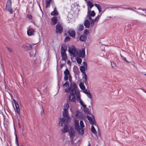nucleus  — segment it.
I'll use <instances>...</instances> for the list:
<instances>
[{"instance_id":"nucleus-1","label":"nucleus","mask_w":146,"mask_h":146,"mask_svg":"<svg viewBox=\"0 0 146 146\" xmlns=\"http://www.w3.org/2000/svg\"><path fill=\"white\" fill-rule=\"evenodd\" d=\"M68 110L66 109H64L63 111V117L60 118L59 119V125L61 126H63V127L61 129L63 133H66L68 131V127L65 124L69 120V118L68 116Z\"/></svg>"},{"instance_id":"nucleus-2","label":"nucleus","mask_w":146,"mask_h":146,"mask_svg":"<svg viewBox=\"0 0 146 146\" xmlns=\"http://www.w3.org/2000/svg\"><path fill=\"white\" fill-rule=\"evenodd\" d=\"M68 52L71 57V59L76 58L78 55L83 58L85 56L84 48L82 49L78 52L74 46H72L69 49Z\"/></svg>"},{"instance_id":"nucleus-3","label":"nucleus","mask_w":146,"mask_h":146,"mask_svg":"<svg viewBox=\"0 0 146 146\" xmlns=\"http://www.w3.org/2000/svg\"><path fill=\"white\" fill-rule=\"evenodd\" d=\"M87 5L88 7V10L87 17H88V19H91L92 17H94L95 15V13L94 11H91L90 9L93 7L94 5L90 1H87Z\"/></svg>"},{"instance_id":"nucleus-4","label":"nucleus","mask_w":146,"mask_h":146,"mask_svg":"<svg viewBox=\"0 0 146 146\" xmlns=\"http://www.w3.org/2000/svg\"><path fill=\"white\" fill-rule=\"evenodd\" d=\"M70 94L69 95L68 98L69 101L70 102H74L76 103V98L75 95L76 94V90L73 89L71 91H70Z\"/></svg>"},{"instance_id":"nucleus-5","label":"nucleus","mask_w":146,"mask_h":146,"mask_svg":"<svg viewBox=\"0 0 146 146\" xmlns=\"http://www.w3.org/2000/svg\"><path fill=\"white\" fill-rule=\"evenodd\" d=\"M12 3L11 0H7L5 9L6 11L8 12L11 14L13 13V9L11 7Z\"/></svg>"},{"instance_id":"nucleus-6","label":"nucleus","mask_w":146,"mask_h":146,"mask_svg":"<svg viewBox=\"0 0 146 146\" xmlns=\"http://www.w3.org/2000/svg\"><path fill=\"white\" fill-rule=\"evenodd\" d=\"M87 69V67L86 68V67L83 66H81L80 68V70L82 73V78L85 83L86 82L87 80V76L85 72V70Z\"/></svg>"},{"instance_id":"nucleus-7","label":"nucleus","mask_w":146,"mask_h":146,"mask_svg":"<svg viewBox=\"0 0 146 146\" xmlns=\"http://www.w3.org/2000/svg\"><path fill=\"white\" fill-rule=\"evenodd\" d=\"M63 30V27L59 23H57L56 26V32L58 34L61 33Z\"/></svg>"},{"instance_id":"nucleus-8","label":"nucleus","mask_w":146,"mask_h":146,"mask_svg":"<svg viewBox=\"0 0 146 146\" xmlns=\"http://www.w3.org/2000/svg\"><path fill=\"white\" fill-rule=\"evenodd\" d=\"M71 87H69L68 88H66L65 89V91L66 92H69L70 91H71L72 89H74L76 90L77 88V86L75 83H74L73 84L71 83L70 84Z\"/></svg>"},{"instance_id":"nucleus-9","label":"nucleus","mask_w":146,"mask_h":146,"mask_svg":"<svg viewBox=\"0 0 146 146\" xmlns=\"http://www.w3.org/2000/svg\"><path fill=\"white\" fill-rule=\"evenodd\" d=\"M87 118L92 125H96L95 118L92 115V117L88 115L87 116Z\"/></svg>"},{"instance_id":"nucleus-10","label":"nucleus","mask_w":146,"mask_h":146,"mask_svg":"<svg viewBox=\"0 0 146 146\" xmlns=\"http://www.w3.org/2000/svg\"><path fill=\"white\" fill-rule=\"evenodd\" d=\"M64 80L65 81H66L68 79V77L70 75H71L70 72L67 68H66L65 70L64 71Z\"/></svg>"},{"instance_id":"nucleus-11","label":"nucleus","mask_w":146,"mask_h":146,"mask_svg":"<svg viewBox=\"0 0 146 146\" xmlns=\"http://www.w3.org/2000/svg\"><path fill=\"white\" fill-rule=\"evenodd\" d=\"M68 33L70 36L74 38L76 35L75 31L73 29H70L68 31Z\"/></svg>"},{"instance_id":"nucleus-12","label":"nucleus","mask_w":146,"mask_h":146,"mask_svg":"<svg viewBox=\"0 0 146 146\" xmlns=\"http://www.w3.org/2000/svg\"><path fill=\"white\" fill-rule=\"evenodd\" d=\"M13 101L15 104L16 108V111L19 114L20 113V110L19 105L16 101L15 99H14L13 100Z\"/></svg>"},{"instance_id":"nucleus-13","label":"nucleus","mask_w":146,"mask_h":146,"mask_svg":"<svg viewBox=\"0 0 146 146\" xmlns=\"http://www.w3.org/2000/svg\"><path fill=\"white\" fill-rule=\"evenodd\" d=\"M75 132L74 130L72 128H70V131L69 132V135L71 139L73 140L74 138V136L75 135Z\"/></svg>"},{"instance_id":"nucleus-14","label":"nucleus","mask_w":146,"mask_h":146,"mask_svg":"<svg viewBox=\"0 0 146 146\" xmlns=\"http://www.w3.org/2000/svg\"><path fill=\"white\" fill-rule=\"evenodd\" d=\"M57 22V19L56 17L54 16L51 19V24L52 25H55Z\"/></svg>"},{"instance_id":"nucleus-15","label":"nucleus","mask_w":146,"mask_h":146,"mask_svg":"<svg viewBox=\"0 0 146 146\" xmlns=\"http://www.w3.org/2000/svg\"><path fill=\"white\" fill-rule=\"evenodd\" d=\"M34 30L32 29H29L27 31V34L28 35L31 36L34 35Z\"/></svg>"},{"instance_id":"nucleus-16","label":"nucleus","mask_w":146,"mask_h":146,"mask_svg":"<svg viewBox=\"0 0 146 146\" xmlns=\"http://www.w3.org/2000/svg\"><path fill=\"white\" fill-rule=\"evenodd\" d=\"M61 54L62 56V60L64 61H66L67 58V56L66 53L61 52Z\"/></svg>"},{"instance_id":"nucleus-17","label":"nucleus","mask_w":146,"mask_h":146,"mask_svg":"<svg viewBox=\"0 0 146 146\" xmlns=\"http://www.w3.org/2000/svg\"><path fill=\"white\" fill-rule=\"evenodd\" d=\"M84 26L86 28H89L90 25V23L89 20L88 19L85 20L84 22Z\"/></svg>"},{"instance_id":"nucleus-18","label":"nucleus","mask_w":146,"mask_h":146,"mask_svg":"<svg viewBox=\"0 0 146 146\" xmlns=\"http://www.w3.org/2000/svg\"><path fill=\"white\" fill-rule=\"evenodd\" d=\"M67 50V47L66 45L65 44H62L61 48V52H63L64 53H65Z\"/></svg>"},{"instance_id":"nucleus-19","label":"nucleus","mask_w":146,"mask_h":146,"mask_svg":"<svg viewBox=\"0 0 146 146\" xmlns=\"http://www.w3.org/2000/svg\"><path fill=\"white\" fill-rule=\"evenodd\" d=\"M76 115L77 117L82 118L83 117V114L82 113L79 111H77L76 112Z\"/></svg>"},{"instance_id":"nucleus-20","label":"nucleus","mask_w":146,"mask_h":146,"mask_svg":"<svg viewBox=\"0 0 146 146\" xmlns=\"http://www.w3.org/2000/svg\"><path fill=\"white\" fill-rule=\"evenodd\" d=\"M87 38V36L83 35L80 36L79 38V40L82 41H85Z\"/></svg>"},{"instance_id":"nucleus-21","label":"nucleus","mask_w":146,"mask_h":146,"mask_svg":"<svg viewBox=\"0 0 146 146\" xmlns=\"http://www.w3.org/2000/svg\"><path fill=\"white\" fill-rule=\"evenodd\" d=\"M58 13L56 10V8L54 9V11L51 13V15L52 16H57L58 15Z\"/></svg>"},{"instance_id":"nucleus-22","label":"nucleus","mask_w":146,"mask_h":146,"mask_svg":"<svg viewBox=\"0 0 146 146\" xmlns=\"http://www.w3.org/2000/svg\"><path fill=\"white\" fill-rule=\"evenodd\" d=\"M52 0H46L45 3L46 8H47L50 7V3Z\"/></svg>"},{"instance_id":"nucleus-23","label":"nucleus","mask_w":146,"mask_h":146,"mask_svg":"<svg viewBox=\"0 0 146 146\" xmlns=\"http://www.w3.org/2000/svg\"><path fill=\"white\" fill-rule=\"evenodd\" d=\"M94 5L97 8L99 12L100 13L102 11V8L100 5L99 4L96 3L94 4Z\"/></svg>"},{"instance_id":"nucleus-24","label":"nucleus","mask_w":146,"mask_h":146,"mask_svg":"<svg viewBox=\"0 0 146 146\" xmlns=\"http://www.w3.org/2000/svg\"><path fill=\"white\" fill-rule=\"evenodd\" d=\"M77 131H78L79 134L80 135H82L84 132V130L83 128H80Z\"/></svg>"},{"instance_id":"nucleus-25","label":"nucleus","mask_w":146,"mask_h":146,"mask_svg":"<svg viewBox=\"0 0 146 146\" xmlns=\"http://www.w3.org/2000/svg\"><path fill=\"white\" fill-rule=\"evenodd\" d=\"M91 130L92 132L94 134H96L97 133V131L94 126H92L91 128Z\"/></svg>"},{"instance_id":"nucleus-26","label":"nucleus","mask_w":146,"mask_h":146,"mask_svg":"<svg viewBox=\"0 0 146 146\" xmlns=\"http://www.w3.org/2000/svg\"><path fill=\"white\" fill-rule=\"evenodd\" d=\"M89 20L91 21H90V23H91L90 26H91V27H93L94 26V23L95 22H96V21H95V19H92V18L91 19H89Z\"/></svg>"},{"instance_id":"nucleus-27","label":"nucleus","mask_w":146,"mask_h":146,"mask_svg":"<svg viewBox=\"0 0 146 146\" xmlns=\"http://www.w3.org/2000/svg\"><path fill=\"white\" fill-rule=\"evenodd\" d=\"M79 86L82 90H83L85 89V87L82 83H80L79 84Z\"/></svg>"},{"instance_id":"nucleus-28","label":"nucleus","mask_w":146,"mask_h":146,"mask_svg":"<svg viewBox=\"0 0 146 146\" xmlns=\"http://www.w3.org/2000/svg\"><path fill=\"white\" fill-rule=\"evenodd\" d=\"M120 56H121V59L122 60L126 62H127V63H129L130 62H129L127 60H126L125 58V57H124L123 56H122L121 53L120 54Z\"/></svg>"},{"instance_id":"nucleus-29","label":"nucleus","mask_w":146,"mask_h":146,"mask_svg":"<svg viewBox=\"0 0 146 146\" xmlns=\"http://www.w3.org/2000/svg\"><path fill=\"white\" fill-rule=\"evenodd\" d=\"M84 29V26L82 24L80 25L78 27V29L79 31H82Z\"/></svg>"},{"instance_id":"nucleus-30","label":"nucleus","mask_w":146,"mask_h":146,"mask_svg":"<svg viewBox=\"0 0 146 146\" xmlns=\"http://www.w3.org/2000/svg\"><path fill=\"white\" fill-rule=\"evenodd\" d=\"M69 107V105L68 104H65L64 105V109H66V110H68Z\"/></svg>"},{"instance_id":"nucleus-31","label":"nucleus","mask_w":146,"mask_h":146,"mask_svg":"<svg viewBox=\"0 0 146 146\" xmlns=\"http://www.w3.org/2000/svg\"><path fill=\"white\" fill-rule=\"evenodd\" d=\"M15 143L17 146H19L18 144V141L17 138V136L16 133H15Z\"/></svg>"},{"instance_id":"nucleus-32","label":"nucleus","mask_w":146,"mask_h":146,"mask_svg":"<svg viewBox=\"0 0 146 146\" xmlns=\"http://www.w3.org/2000/svg\"><path fill=\"white\" fill-rule=\"evenodd\" d=\"M86 93L87 94V97L90 99H91V100H92V97L91 96V94L90 93V92L88 91V92H86Z\"/></svg>"},{"instance_id":"nucleus-33","label":"nucleus","mask_w":146,"mask_h":146,"mask_svg":"<svg viewBox=\"0 0 146 146\" xmlns=\"http://www.w3.org/2000/svg\"><path fill=\"white\" fill-rule=\"evenodd\" d=\"M70 38L69 36H66L64 39V42H67L70 40Z\"/></svg>"},{"instance_id":"nucleus-34","label":"nucleus","mask_w":146,"mask_h":146,"mask_svg":"<svg viewBox=\"0 0 146 146\" xmlns=\"http://www.w3.org/2000/svg\"><path fill=\"white\" fill-rule=\"evenodd\" d=\"M75 129L77 131L80 128L79 124L78 123H76L75 125Z\"/></svg>"},{"instance_id":"nucleus-35","label":"nucleus","mask_w":146,"mask_h":146,"mask_svg":"<svg viewBox=\"0 0 146 146\" xmlns=\"http://www.w3.org/2000/svg\"><path fill=\"white\" fill-rule=\"evenodd\" d=\"M76 60L77 62L79 64H81L82 62V59L80 58H77Z\"/></svg>"},{"instance_id":"nucleus-36","label":"nucleus","mask_w":146,"mask_h":146,"mask_svg":"<svg viewBox=\"0 0 146 146\" xmlns=\"http://www.w3.org/2000/svg\"><path fill=\"white\" fill-rule=\"evenodd\" d=\"M80 104L84 108H86V105L84 104L83 103V102L81 100H80Z\"/></svg>"},{"instance_id":"nucleus-37","label":"nucleus","mask_w":146,"mask_h":146,"mask_svg":"<svg viewBox=\"0 0 146 146\" xmlns=\"http://www.w3.org/2000/svg\"><path fill=\"white\" fill-rule=\"evenodd\" d=\"M80 126L81 128H83L84 127L83 122L82 120L80 121Z\"/></svg>"},{"instance_id":"nucleus-38","label":"nucleus","mask_w":146,"mask_h":146,"mask_svg":"<svg viewBox=\"0 0 146 146\" xmlns=\"http://www.w3.org/2000/svg\"><path fill=\"white\" fill-rule=\"evenodd\" d=\"M101 15L102 14H100V15H98V16L96 17L95 19H94L95 20V21H98L99 20Z\"/></svg>"},{"instance_id":"nucleus-39","label":"nucleus","mask_w":146,"mask_h":146,"mask_svg":"<svg viewBox=\"0 0 146 146\" xmlns=\"http://www.w3.org/2000/svg\"><path fill=\"white\" fill-rule=\"evenodd\" d=\"M76 99L77 101H80L81 100L79 94H77L76 95Z\"/></svg>"},{"instance_id":"nucleus-40","label":"nucleus","mask_w":146,"mask_h":146,"mask_svg":"<svg viewBox=\"0 0 146 146\" xmlns=\"http://www.w3.org/2000/svg\"><path fill=\"white\" fill-rule=\"evenodd\" d=\"M121 6H117V7L115 6V7H112V8H122L124 9H126L127 8H125L124 7H121Z\"/></svg>"},{"instance_id":"nucleus-41","label":"nucleus","mask_w":146,"mask_h":146,"mask_svg":"<svg viewBox=\"0 0 146 146\" xmlns=\"http://www.w3.org/2000/svg\"><path fill=\"white\" fill-rule=\"evenodd\" d=\"M36 44V43L35 44H31L29 45V48H28L29 49H31L32 48L33 46L35 44Z\"/></svg>"},{"instance_id":"nucleus-42","label":"nucleus","mask_w":146,"mask_h":146,"mask_svg":"<svg viewBox=\"0 0 146 146\" xmlns=\"http://www.w3.org/2000/svg\"><path fill=\"white\" fill-rule=\"evenodd\" d=\"M69 83L68 82H65V83L63 84V86H69Z\"/></svg>"},{"instance_id":"nucleus-43","label":"nucleus","mask_w":146,"mask_h":146,"mask_svg":"<svg viewBox=\"0 0 146 146\" xmlns=\"http://www.w3.org/2000/svg\"><path fill=\"white\" fill-rule=\"evenodd\" d=\"M111 64L112 67L114 68L116 66L115 64L113 62H111Z\"/></svg>"},{"instance_id":"nucleus-44","label":"nucleus","mask_w":146,"mask_h":146,"mask_svg":"<svg viewBox=\"0 0 146 146\" xmlns=\"http://www.w3.org/2000/svg\"><path fill=\"white\" fill-rule=\"evenodd\" d=\"M6 48H7V49L8 51L10 53H11L12 52V49L11 48H9L8 47H6Z\"/></svg>"},{"instance_id":"nucleus-45","label":"nucleus","mask_w":146,"mask_h":146,"mask_svg":"<svg viewBox=\"0 0 146 146\" xmlns=\"http://www.w3.org/2000/svg\"><path fill=\"white\" fill-rule=\"evenodd\" d=\"M27 18L30 19H32V16L31 15H27Z\"/></svg>"},{"instance_id":"nucleus-46","label":"nucleus","mask_w":146,"mask_h":146,"mask_svg":"<svg viewBox=\"0 0 146 146\" xmlns=\"http://www.w3.org/2000/svg\"><path fill=\"white\" fill-rule=\"evenodd\" d=\"M69 80L70 84L72 83V77L71 76V75H70L69 76Z\"/></svg>"},{"instance_id":"nucleus-47","label":"nucleus","mask_w":146,"mask_h":146,"mask_svg":"<svg viewBox=\"0 0 146 146\" xmlns=\"http://www.w3.org/2000/svg\"><path fill=\"white\" fill-rule=\"evenodd\" d=\"M85 109H84V111L88 113L89 112V110L88 108H86V107L85 108Z\"/></svg>"},{"instance_id":"nucleus-48","label":"nucleus","mask_w":146,"mask_h":146,"mask_svg":"<svg viewBox=\"0 0 146 146\" xmlns=\"http://www.w3.org/2000/svg\"><path fill=\"white\" fill-rule=\"evenodd\" d=\"M127 9H129V10H131V11H135V12H138L137 11H135V10H134L133 9H132V8H128Z\"/></svg>"},{"instance_id":"nucleus-49","label":"nucleus","mask_w":146,"mask_h":146,"mask_svg":"<svg viewBox=\"0 0 146 146\" xmlns=\"http://www.w3.org/2000/svg\"><path fill=\"white\" fill-rule=\"evenodd\" d=\"M83 64H84L83 66L86 67V68H87V64L85 62H83Z\"/></svg>"},{"instance_id":"nucleus-50","label":"nucleus","mask_w":146,"mask_h":146,"mask_svg":"<svg viewBox=\"0 0 146 146\" xmlns=\"http://www.w3.org/2000/svg\"><path fill=\"white\" fill-rule=\"evenodd\" d=\"M88 32V31L87 29H85L84 30V33L85 34H86Z\"/></svg>"},{"instance_id":"nucleus-51","label":"nucleus","mask_w":146,"mask_h":146,"mask_svg":"<svg viewBox=\"0 0 146 146\" xmlns=\"http://www.w3.org/2000/svg\"><path fill=\"white\" fill-rule=\"evenodd\" d=\"M40 113L41 115H43L44 114V112L43 110L40 112Z\"/></svg>"},{"instance_id":"nucleus-52","label":"nucleus","mask_w":146,"mask_h":146,"mask_svg":"<svg viewBox=\"0 0 146 146\" xmlns=\"http://www.w3.org/2000/svg\"><path fill=\"white\" fill-rule=\"evenodd\" d=\"M27 46L25 44H23V47L24 48H26Z\"/></svg>"},{"instance_id":"nucleus-53","label":"nucleus","mask_w":146,"mask_h":146,"mask_svg":"<svg viewBox=\"0 0 146 146\" xmlns=\"http://www.w3.org/2000/svg\"><path fill=\"white\" fill-rule=\"evenodd\" d=\"M9 94L11 96V97H12V96H13L11 93H9Z\"/></svg>"},{"instance_id":"nucleus-54","label":"nucleus","mask_w":146,"mask_h":146,"mask_svg":"<svg viewBox=\"0 0 146 146\" xmlns=\"http://www.w3.org/2000/svg\"><path fill=\"white\" fill-rule=\"evenodd\" d=\"M142 90L145 93H146V91H145V90H144V89H142Z\"/></svg>"},{"instance_id":"nucleus-55","label":"nucleus","mask_w":146,"mask_h":146,"mask_svg":"<svg viewBox=\"0 0 146 146\" xmlns=\"http://www.w3.org/2000/svg\"><path fill=\"white\" fill-rule=\"evenodd\" d=\"M89 144L88 145V146H90V142H89Z\"/></svg>"},{"instance_id":"nucleus-56","label":"nucleus","mask_w":146,"mask_h":146,"mask_svg":"<svg viewBox=\"0 0 146 146\" xmlns=\"http://www.w3.org/2000/svg\"><path fill=\"white\" fill-rule=\"evenodd\" d=\"M69 63H70V61H68V62H67V63H68V64Z\"/></svg>"},{"instance_id":"nucleus-57","label":"nucleus","mask_w":146,"mask_h":146,"mask_svg":"<svg viewBox=\"0 0 146 146\" xmlns=\"http://www.w3.org/2000/svg\"><path fill=\"white\" fill-rule=\"evenodd\" d=\"M98 135H100V133H99Z\"/></svg>"},{"instance_id":"nucleus-58","label":"nucleus","mask_w":146,"mask_h":146,"mask_svg":"<svg viewBox=\"0 0 146 146\" xmlns=\"http://www.w3.org/2000/svg\"><path fill=\"white\" fill-rule=\"evenodd\" d=\"M144 75H145V76H146V74H144Z\"/></svg>"},{"instance_id":"nucleus-59","label":"nucleus","mask_w":146,"mask_h":146,"mask_svg":"<svg viewBox=\"0 0 146 146\" xmlns=\"http://www.w3.org/2000/svg\"><path fill=\"white\" fill-rule=\"evenodd\" d=\"M85 1H86L87 0H84Z\"/></svg>"},{"instance_id":"nucleus-60","label":"nucleus","mask_w":146,"mask_h":146,"mask_svg":"<svg viewBox=\"0 0 146 146\" xmlns=\"http://www.w3.org/2000/svg\"><path fill=\"white\" fill-rule=\"evenodd\" d=\"M13 106H14L13 104Z\"/></svg>"},{"instance_id":"nucleus-61","label":"nucleus","mask_w":146,"mask_h":146,"mask_svg":"<svg viewBox=\"0 0 146 146\" xmlns=\"http://www.w3.org/2000/svg\"><path fill=\"white\" fill-rule=\"evenodd\" d=\"M22 146H23V145H22Z\"/></svg>"},{"instance_id":"nucleus-62","label":"nucleus","mask_w":146,"mask_h":146,"mask_svg":"<svg viewBox=\"0 0 146 146\" xmlns=\"http://www.w3.org/2000/svg\"><path fill=\"white\" fill-rule=\"evenodd\" d=\"M145 14H146V12L145 13Z\"/></svg>"}]
</instances>
